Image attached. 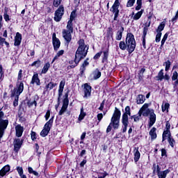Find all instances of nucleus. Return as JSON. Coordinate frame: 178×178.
Wrapping results in <instances>:
<instances>
[{"label":"nucleus","mask_w":178,"mask_h":178,"mask_svg":"<svg viewBox=\"0 0 178 178\" xmlns=\"http://www.w3.org/2000/svg\"><path fill=\"white\" fill-rule=\"evenodd\" d=\"M165 130H170V122H169V121L166 122Z\"/></svg>","instance_id":"obj_63"},{"label":"nucleus","mask_w":178,"mask_h":178,"mask_svg":"<svg viewBox=\"0 0 178 178\" xmlns=\"http://www.w3.org/2000/svg\"><path fill=\"white\" fill-rule=\"evenodd\" d=\"M177 77H178V73H177V72L175 71L173 72V74H172V81H175L177 80Z\"/></svg>","instance_id":"obj_53"},{"label":"nucleus","mask_w":178,"mask_h":178,"mask_svg":"<svg viewBox=\"0 0 178 178\" xmlns=\"http://www.w3.org/2000/svg\"><path fill=\"white\" fill-rule=\"evenodd\" d=\"M149 106H151V103L144 104L140 108L138 115H140V116H145V118L149 116L148 126L149 127H152L154 124H155V122H156V115L154 113V109L149 108Z\"/></svg>","instance_id":"obj_2"},{"label":"nucleus","mask_w":178,"mask_h":178,"mask_svg":"<svg viewBox=\"0 0 178 178\" xmlns=\"http://www.w3.org/2000/svg\"><path fill=\"white\" fill-rule=\"evenodd\" d=\"M65 12V8L63 6H60L58 10L55 12L54 14V20L55 22H60L62 19V16H63V13Z\"/></svg>","instance_id":"obj_11"},{"label":"nucleus","mask_w":178,"mask_h":178,"mask_svg":"<svg viewBox=\"0 0 178 178\" xmlns=\"http://www.w3.org/2000/svg\"><path fill=\"white\" fill-rule=\"evenodd\" d=\"M67 29H63L62 34L64 40L66 41V43L67 45H69V43L70 41H72V33H73V26H70V24L69 25H67L66 27Z\"/></svg>","instance_id":"obj_7"},{"label":"nucleus","mask_w":178,"mask_h":178,"mask_svg":"<svg viewBox=\"0 0 178 178\" xmlns=\"http://www.w3.org/2000/svg\"><path fill=\"white\" fill-rule=\"evenodd\" d=\"M15 99L13 102V106H17L19 105V95H15Z\"/></svg>","instance_id":"obj_45"},{"label":"nucleus","mask_w":178,"mask_h":178,"mask_svg":"<svg viewBox=\"0 0 178 178\" xmlns=\"http://www.w3.org/2000/svg\"><path fill=\"white\" fill-rule=\"evenodd\" d=\"M119 6H120V2H119V0H115L110 9L111 12H113L114 14L115 21L118 20V17H119Z\"/></svg>","instance_id":"obj_9"},{"label":"nucleus","mask_w":178,"mask_h":178,"mask_svg":"<svg viewBox=\"0 0 178 178\" xmlns=\"http://www.w3.org/2000/svg\"><path fill=\"white\" fill-rule=\"evenodd\" d=\"M161 37H162V33H157L156 35V42H159L161 41Z\"/></svg>","instance_id":"obj_52"},{"label":"nucleus","mask_w":178,"mask_h":178,"mask_svg":"<svg viewBox=\"0 0 178 178\" xmlns=\"http://www.w3.org/2000/svg\"><path fill=\"white\" fill-rule=\"evenodd\" d=\"M31 84H36V86H41V81L40 78H38V74H34L32 76Z\"/></svg>","instance_id":"obj_19"},{"label":"nucleus","mask_w":178,"mask_h":178,"mask_svg":"<svg viewBox=\"0 0 178 178\" xmlns=\"http://www.w3.org/2000/svg\"><path fill=\"white\" fill-rule=\"evenodd\" d=\"M169 106H170L169 103L163 102L161 106L162 112H169Z\"/></svg>","instance_id":"obj_35"},{"label":"nucleus","mask_w":178,"mask_h":178,"mask_svg":"<svg viewBox=\"0 0 178 178\" xmlns=\"http://www.w3.org/2000/svg\"><path fill=\"white\" fill-rule=\"evenodd\" d=\"M129 116L131 117V112L130 111V106H127L125 107V112L122 114L121 120V122L122 123V133H126L127 131V127L129 126Z\"/></svg>","instance_id":"obj_5"},{"label":"nucleus","mask_w":178,"mask_h":178,"mask_svg":"<svg viewBox=\"0 0 178 178\" xmlns=\"http://www.w3.org/2000/svg\"><path fill=\"white\" fill-rule=\"evenodd\" d=\"M136 5L135 8L136 10H140L143 6V0H137Z\"/></svg>","instance_id":"obj_43"},{"label":"nucleus","mask_w":178,"mask_h":178,"mask_svg":"<svg viewBox=\"0 0 178 178\" xmlns=\"http://www.w3.org/2000/svg\"><path fill=\"white\" fill-rule=\"evenodd\" d=\"M99 175L102 176H99L98 178H105L106 176H108V172L106 171H104V172H99Z\"/></svg>","instance_id":"obj_58"},{"label":"nucleus","mask_w":178,"mask_h":178,"mask_svg":"<svg viewBox=\"0 0 178 178\" xmlns=\"http://www.w3.org/2000/svg\"><path fill=\"white\" fill-rule=\"evenodd\" d=\"M87 116V113L84 112V108L82 107L80 111V114L78 118V120L79 122H81V120H83L84 118Z\"/></svg>","instance_id":"obj_30"},{"label":"nucleus","mask_w":178,"mask_h":178,"mask_svg":"<svg viewBox=\"0 0 178 178\" xmlns=\"http://www.w3.org/2000/svg\"><path fill=\"white\" fill-rule=\"evenodd\" d=\"M145 102V96L144 95H138L136 97V104L138 105H141Z\"/></svg>","instance_id":"obj_21"},{"label":"nucleus","mask_w":178,"mask_h":178,"mask_svg":"<svg viewBox=\"0 0 178 178\" xmlns=\"http://www.w3.org/2000/svg\"><path fill=\"white\" fill-rule=\"evenodd\" d=\"M35 52L34 51V50H28L27 51V55L28 56H34Z\"/></svg>","instance_id":"obj_55"},{"label":"nucleus","mask_w":178,"mask_h":178,"mask_svg":"<svg viewBox=\"0 0 178 178\" xmlns=\"http://www.w3.org/2000/svg\"><path fill=\"white\" fill-rule=\"evenodd\" d=\"M41 65V60H37L36 61H34L31 66H35L36 67H40Z\"/></svg>","instance_id":"obj_49"},{"label":"nucleus","mask_w":178,"mask_h":178,"mask_svg":"<svg viewBox=\"0 0 178 178\" xmlns=\"http://www.w3.org/2000/svg\"><path fill=\"white\" fill-rule=\"evenodd\" d=\"M119 47L122 51H127V44L124 41L120 42Z\"/></svg>","instance_id":"obj_38"},{"label":"nucleus","mask_w":178,"mask_h":178,"mask_svg":"<svg viewBox=\"0 0 178 178\" xmlns=\"http://www.w3.org/2000/svg\"><path fill=\"white\" fill-rule=\"evenodd\" d=\"M134 161L138 162V161L140 160V156H141V154H140V151H138V147L134 148Z\"/></svg>","instance_id":"obj_25"},{"label":"nucleus","mask_w":178,"mask_h":178,"mask_svg":"<svg viewBox=\"0 0 178 178\" xmlns=\"http://www.w3.org/2000/svg\"><path fill=\"white\" fill-rule=\"evenodd\" d=\"M65 84H66V81L63 80L60 82L59 88H58V102H60V97H62V94H63V90L65 88Z\"/></svg>","instance_id":"obj_14"},{"label":"nucleus","mask_w":178,"mask_h":178,"mask_svg":"<svg viewBox=\"0 0 178 178\" xmlns=\"http://www.w3.org/2000/svg\"><path fill=\"white\" fill-rule=\"evenodd\" d=\"M153 173H157V175L161 172V167L158 164H153L152 166Z\"/></svg>","instance_id":"obj_36"},{"label":"nucleus","mask_w":178,"mask_h":178,"mask_svg":"<svg viewBox=\"0 0 178 178\" xmlns=\"http://www.w3.org/2000/svg\"><path fill=\"white\" fill-rule=\"evenodd\" d=\"M143 13H144L143 9L138 11L136 14H134V13H132V16H134L133 17L134 20H140V19L141 18V16H143Z\"/></svg>","instance_id":"obj_26"},{"label":"nucleus","mask_w":178,"mask_h":178,"mask_svg":"<svg viewBox=\"0 0 178 178\" xmlns=\"http://www.w3.org/2000/svg\"><path fill=\"white\" fill-rule=\"evenodd\" d=\"M31 137L33 140H36L37 139V135L35 134V132L32 131L31 134Z\"/></svg>","instance_id":"obj_60"},{"label":"nucleus","mask_w":178,"mask_h":178,"mask_svg":"<svg viewBox=\"0 0 178 178\" xmlns=\"http://www.w3.org/2000/svg\"><path fill=\"white\" fill-rule=\"evenodd\" d=\"M109 55V51L108 50H105L103 51V59L102 62H105L106 59H108V56Z\"/></svg>","instance_id":"obj_44"},{"label":"nucleus","mask_w":178,"mask_h":178,"mask_svg":"<svg viewBox=\"0 0 178 178\" xmlns=\"http://www.w3.org/2000/svg\"><path fill=\"white\" fill-rule=\"evenodd\" d=\"M78 44H79V47L76 51L74 61H70L71 67L72 68L76 67L78 63H80V60H81V59H84V58L87 56V54L88 52V47L84 42V40L83 39L79 40L78 41Z\"/></svg>","instance_id":"obj_1"},{"label":"nucleus","mask_w":178,"mask_h":178,"mask_svg":"<svg viewBox=\"0 0 178 178\" xmlns=\"http://www.w3.org/2000/svg\"><path fill=\"white\" fill-rule=\"evenodd\" d=\"M10 171V165H5L0 170V177H3V176H6V173H9Z\"/></svg>","instance_id":"obj_18"},{"label":"nucleus","mask_w":178,"mask_h":178,"mask_svg":"<svg viewBox=\"0 0 178 178\" xmlns=\"http://www.w3.org/2000/svg\"><path fill=\"white\" fill-rule=\"evenodd\" d=\"M164 65H165V72L169 71V69H170V60H167L164 63Z\"/></svg>","instance_id":"obj_48"},{"label":"nucleus","mask_w":178,"mask_h":178,"mask_svg":"<svg viewBox=\"0 0 178 178\" xmlns=\"http://www.w3.org/2000/svg\"><path fill=\"white\" fill-rule=\"evenodd\" d=\"M36 98H38V96H35L34 97V99L33 100H29L28 102H27V105L29 106V108H33V106L34 105L35 107L37 106V100H35Z\"/></svg>","instance_id":"obj_33"},{"label":"nucleus","mask_w":178,"mask_h":178,"mask_svg":"<svg viewBox=\"0 0 178 178\" xmlns=\"http://www.w3.org/2000/svg\"><path fill=\"white\" fill-rule=\"evenodd\" d=\"M161 156H166V149H161Z\"/></svg>","instance_id":"obj_64"},{"label":"nucleus","mask_w":178,"mask_h":178,"mask_svg":"<svg viewBox=\"0 0 178 178\" xmlns=\"http://www.w3.org/2000/svg\"><path fill=\"white\" fill-rule=\"evenodd\" d=\"M125 42L129 54L134 52V50L136 49V39H134V35H133V33H127Z\"/></svg>","instance_id":"obj_6"},{"label":"nucleus","mask_w":178,"mask_h":178,"mask_svg":"<svg viewBox=\"0 0 178 178\" xmlns=\"http://www.w3.org/2000/svg\"><path fill=\"white\" fill-rule=\"evenodd\" d=\"M50 67H51V64L49 63V62L44 63V65L42 69V71H41V74H47V73H48V70H49Z\"/></svg>","instance_id":"obj_27"},{"label":"nucleus","mask_w":178,"mask_h":178,"mask_svg":"<svg viewBox=\"0 0 178 178\" xmlns=\"http://www.w3.org/2000/svg\"><path fill=\"white\" fill-rule=\"evenodd\" d=\"M4 19L6 20V22H9V20H10V19L9 18V15H8V13H5L4 15H3Z\"/></svg>","instance_id":"obj_61"},{"label":"nucleus","mask_w":178,"mask_h":178,"mask_svg":"<svg viewBox=\"0 0 178 178\" xmlns=\"http://www.w3.org/2000/svg\"><path fill=\"white\" fill-rule=\"evenodd\" d=\"M22 44V34L19 32L16 33V35L15 37V47H19Z\"/></svg>","instance_id":"obj_20"},{"label":"nucleus","mask_w":178,"mask_h":178,"mask_svg":"<svg viewBox=\"0 0 178 178\" xmlns=\"http://www.w3.org/2000/svg\"><path fill=\"white\" fill-rule=\"evenodd\" d=\"M123 31H124V28H123V26L117 31L115 35V40H117V41H120V40H122V37H123Z\"/></svg>","instance_id":"obj_22"},{"label":"nucleus","mask_w":178,"mask_h":178,"mask_svg":"<svg viewBox=\"0 0 178 178\" xmlns=\"http://www.w3.org/2000/svg\"><path fill=\"white\" fill-rule=\"evenodd\" d=\"M122 115V113L120 111L118 108L115 107V111L113 115V117L111 120V123L107 127L106 133H110V131L112 130V127L115 130H117V129H119L120 123V115Z\"/></svg>","instance_id":"obj_3"},{"label":"nucleus","mask_w":178,"mask_h":178,"mask_svg":"<svg viewBox=\"0 0 178 178\" xmlns=\"http://www.w3.org/2000/svg\"><path fill=\"white\" fill-rule=\"evenodd\" d=\"M62 1V0H54V5L56 8H58V6H59V5H60V2Z\"/></svg>","instance_id":"obj_54"},{"label":"nucleus","mask_w":178,"mask_h":178,"mask_svg":"<svg viewBox=\"0 0 178 178\" xmlns=\"http://www.w3.org/2000/svg\"><path fill=\"white\" fill-rule=\"evenodd\" d=\"M67 106H69V94L65 93V98L63 101V106L58 113L60 116H62L66 112Z\"/></svg>","instance_id":"obj_10"},{"label":"nucleus","mask_w":178,"mask_h":178,"mask_svg":"<svg viewBox=\"0 0 178 178\" xmlns=\"http://www.w3.org/2000/svg\"><path fill=\"white\" fill-rule=\"evenodd\" d=\"M135 2H136V0H129L127 3V8H131V6H134Z\"/></svg>","instance_id":"obj_51"},{"label":"nucleus","mask_w":178,"mask_h":178,"mask_svg":"<svg viewBox=\"0 0 178 178\" xmlns=\"http://www.w3.org/2000/svg\"><path fill=\"white\" fill-rule=\"evenodd\" d=\"M58 86V84L56 83H54L52 81L49 82L47 86H46V88L47 90H52L53 88H54V87H56Z\"/></svg>","instance_id":"obj_39"},{"label":"nucleus","mask_w":178,"mask_h":178,"mask_svg":"<svg viewBox=\"0 0 178 178\" xmlns=\"http://www.w3.org/2000/svg\"><path fill=\"white\" fill-rule=\"evenodd\" d=\"M23 144V140H20L19 138L15 139L14 140V151L15 152H18L19 149L22 148V145Z\"/></svg>","instance_id":"obj_15"},{"label":"nucleus","mask_w":178,"mask_h":178,"mask_svg":"<svg viewBox=\"0 0 178 178\" xmlns=\"http://www.w3.org/2000/svg\"><path fill=\"white\" fill-rule=\"evenodd\" d=\"M145 72V68H141V70H140V76H139V79H143V74H144V72Z\"/></svg>","instance_id":"obj_62"},{"label":"nucleus","mask_w":178,"mask_h":178,"mask_svg":"<svg viewBox=\"0 0 178 178\" xmlns=\"http://www.w3.org/2000/svg\"><path fill=\"white\" fill-rule=\"evenodd\" d=\"M76 11H75V10H73V11L71 13L70 18V20L68 21L67 25H69V24H70V26H73V20H74V19H76Z\"/></svg>","instance_id":"obj_29"},{"label":"nucleus","mask_w":178,"mask_h":178,"mask_svg":"<svg viewBox=\"0 0 178 178\" xmlns=\"http://www.w3.org/2000/svg\"><path fill=\"white\" fill-rule=\"evenodd\" d=\"M168 141L170 145V147H175V139H173V138L171 136V138H169L168 139Z\"/></svg>","instance_id":"obj_47"},{"label":"nucleus","mask_w":178,"mask_h":178,"mask_svg":"<svg viewBox=\"0 0 178 178\" xmlns=\"http://www.w3.org/2000/svg\"><path fill=\"white\" fill-rule=\"evenodd\" d=\"M53 46L54 48V51H58L60 47V40L58 38H54L53 40Z\"/></svg>","instance_id":"obj_28"},{"label":"nucleus","mask_w":178,"mask_h":178,"mask_svg":"<svg viewBox=\"0 0 178 178\" xmlns=\"http://www.w3.org/2000/svg\"><path fill=\"white\" fill-rule=\"evenodd\" d=\"M141 118V115H140V114L138 115H131L130 117V119L133 120L134 119V122H137L140 121V118Z\"/></svg>","instance_id":"obj_42"},{"label":"nucleus","mask_w":178,"mask_h":178,"mask_svg":"<svg viewBox=\"0 0 178 178\" xmlns=\"http://www.w3.org/2000/svg\"><path fill=\"white\" fill-rule=\"evenodd\" d=\"M90 65V63H88V58H87L83 63L82 64V65L81 66L80 68V74H81V76H83V74H84V72H86V67H87V66H88Z\"/></svg>","instance_id":"obj_23"},{"label":"nucleus","mask_w":178,"mask_h":178,"mask_svg":"<svg viewBox=\"0 0 178 178\" xmlns=\"http://www.w3.org/2000/svg\"><path fill=\"white\" fill-rule=\"evenodd\" d=\"M103 118H104V115L102 113L97 114V120H98L97 123H99V122H101V120H102Z\"/></svg>","instance_id":"obj_59"},{"label":"nucleus","mask_w":178,"mask_h":178,"mask_svg":"<svg viewBox=\"0 0 178 178\" xmlns=\"http://www.w3.org/2000/svg\"><path fill=\"white\" fill-rule=\"evenodd\" d=\"M170 173V170L167 169L165 170L164 171H160L158 174L157 176L159 178H166V176Z\"/></svg>","instance_id":"obj_24"},{"label":"nucleus","mask_w":178,"mask_h":178,"mask_svg":"<svg viewBox=\"0 0 178 178\" xmlns=\"http://www.w3.org/2000/svg\"><path fill=\"white\" fill-rule=\"evenodd\" d=\"M163 29H165V22H163L158 26V29H156V33H162V31H163Z\"/></svg>","instance_id":"obj_40"},{"label":"nucleus","mask_w":178,"mask_h":178,"mask_svg":"<svg viewBox=\"0 0 178 178\" xmlns=\"http://www.w3.org/2000/svg\"><path fill=\"white\" fill-rule=\"evenodd\" d=\"M83 94V98L86 99L91 96V86L88 83L84 84Z\"/></svg>","instance_id":"obj_13"},{"label":"nucleus","mask_w":178,"mask_h":178,"mask_svg":"<svg viewBox=\"0 0 178 178\" xmlns=\"http://www.w3.org/2000/svg\"><path fill=\"white\" fill-rule=\"evenodd\" d=\"M23 131H24V128L20 124L15 126V133L17 137H22L23 136Z\"/></svg>","instance_id":"obj_17"},{"label":"nucleus","mask_w":178,"mask_h":178,"mask_svg":"<svg viewBox=\"0 0 178 178\" xmlns=\"http://www.w3.org/2000/svg\"><path fill=\"white\" fill-rule=\"evenodd\" d=\"M148 33V26H145L143 28V33L142 35V38H145L147 37V33Z\"/></svg>","instance_id":"obj_50"},{"label":"nucleus","mask_w":178,"mask_h":178,"mask_svg":"<svg viewBox=\"0 0 178 178\" xmlns=\"http://www.w3.org/2000/svg\"><path fill=\"white\" fill-rule=\"evenodd\" d=\"M23 90H24V84H23V82H20L17 86V89L15 88L11 91V97H15V95H20V94L23 92Z\"/></svg>","instance_id":"obj_12"},{"label":"nucleus","mask_w":178,"mask_h":178,"mask_svg":"<svg viewBox=\"0 0 178 178\" xmlns=\"http://www.w3.org/2000/svg\"><path fill=\"white\" fill-rule=\"evenodd\" d=\"M101 55H102V51L98 52L95 55V56L93 57V59L95 60L99 59V58L101 57Z\"/></svg>","instance_id":"obj_56"},{"label":"nucleus","mask_w":178,"mask_h":178,"mask_svg":"<svg viewBox=\"0 0 178 178\" xmlns=\"http://www.w3.org/2000/svg\"><path fill=\"white\" fill-rule=\"evenodd\" d=\"M17 171L18 172V175H19V177L21 178H23L24 177H26L25 175H24L23 168L22 167H17Z\"/></svg>","instance_id":"obj_41"},{"label":"nucleus","mask_w":178,"mask_h":178,"mask_svg":"<svg viewBox=\"0 0 178 178\" xmlns=\"http://www.w3.org/2000/svg\"><path fill=\"white\" fill-rule=\"evenodd\" d=\"M169 34L165 33L161 40V47H163V45H165V42H166V40H168V37Z\"/></svg>","instance_id":"obj_46"},{"label":"nucleus","mask_w":178,"mask_h":178,"mask_svg":"<svg viewBox=\"0 0 178 178\" xmlns=\"http://www.w3.org/2000/svg\"><path fill=\"white\" fill-rule=\"evenodd\" d=\"M54 123V116L50 118V120L46 122L44 126V129L40 132V136L42 137H47L48 136L49 131H51V127H52V124Z\"/></svg>","instance_id":"obj_8"},{"label":"nucleus","mask_w":178,"mask_h":178,"mask_svg":"<svg viewBox=\"0 0 178 178\" xmlns=\"http://www.w3.org/2000/svg\"><path fill=\"white\" fill-rule=\"evenodd\" d=\"M149 134L151 137V140H155L157 137L156 135V128L152 127V129L149 132Z\"/></svg>","instance_id":"obj_31"},{"label":"nucleus","mask_w":178,"mask_h":178,"mask_svg":"<svg viewBox=\"0 0 178 178\" xmlns=\"http://www.w3.org/2000/svg\"><path fill=\"white\" fill-rule=\"evenodd\" d=\"M156 79L158 81H162V80H163V70H160L158 75L156 76Z\"/></svg>","instance_id":"obj_37"},{"label":"nucleus","mask_w":178,"mask_h":178,"mask_svg":"<svg viewBox=\"0 0 178 178\" xmlns=\"http://www.w3.org/2000/svg\"><path fill=\"white\" fill-rule=\"evenodd\" d=\"M63 54H65V51L64 50L58 51L57 52L56 55L53 58V60L51 61V63H54V62H55L56 60L59 59V58H60V56H62V55H63Z\"/></svg>","instance_id":"obj_34"},{"label":"nucleus","mask_w":178,"mask_h":178,"mask_svg":"<svg viewBox=\"0 0 178 178\" xmlns=\"http://www.w3.org/2000/svg\"><path fill=\"white\" fill-rule=\"evenodd\" d=\"M51 116V111L49 110H47L45 115H44V118H45V120H48V119H49V117Z\"/></svg>","instance_id":"obj_57"},{"label":"nucleus","mask_w":178,"mask_h":178,"mask_svg":"<svg viewBox=\"0 0 178 178\" xmlns=\"http://www.w3.org/2000/svg\"><path fill=\"white\" fill-rule=\"evenodd\" d=\"M171 137L172 135L170 134V130H164L163 133V141L168 140V138H170Z\"/></svg>","instance_id":"obj_32"},{"label":"nucleus","mask_w":178,"mask_h":178,"mask_svg":"<svg viewBox=\"0 0 178 178\" xmlns=\"http://www.w3.org/2000/svg\"><path fill=\"white\" fill-rule=\"evenodd\" d=\"M6 118L5 113L2 111V108H0V138L3 137V133H5V130L8 129L9 124V120Z\"/></svg>","instance_id":"obj_4"},{"label":"nucleus","mask_w":178,"mask_h":178,"mask_svg":"<svg viewBox=\"0 0 178 178\" xmlns=\"http://www.w3.org/2000/svg\"><path fill=\"white\" fill-rule=\"evenodd\" d=\"M101 77V72L99 70H95L90 74V80H98Z\"/></svg>","instance_id":"obj_16"}]
</instances>
